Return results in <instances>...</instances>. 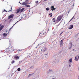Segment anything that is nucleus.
<instances>
[{
	"instance_id": "obj_37",
	"label": "nucleus",
	"mask_w": 79,
	"mask_h": 79,
	"mask_svg": "<svg viewBox=\"0 0 79 79\" xmlns=\"http://www.w3.org/2000/svg\"><path fill=\"white\" fill-rule=\"evenodd\" d=\"M76 59H77V56H76L75 57V60H76Z\"/></svg>"
},
{
	"instance_id": "obj_43",
	"label": "nucleus",
	"mask_w": 79,
	"mask_h": 79,
	"mask_svg": "<svg viewBox=\"0 0 79 79\" xmlns=\"http://www.w3.org/2000/svg\"><path fill=\"white\" fill-rule=\"evenodd\" d=\"M74 16H73V17L71 19H73L74 18Z\"/></svg>"
},
{
	"instance_id": "obj_50",
	"label": "nucleus",
	"mask_w": 79,
	"mask_h": 79,
	"mask_svg": "<svg viewBox=\"0 0 79 79\" xmlns=\"http://www.w3.org/2000/svg\"><path fill=\"white\" fill-rule=\"evenodd\" d=\"M78 69L79 70V67L78 68Z\"/></svg>"
},
{
	"instance_id": "obj_34",
	"label": "nucleus",
	"mask_w": 79,
	"mask_h": 79,
	"mask_svg": "<svg viewBox=\"0 0 79 79\" xmlns=\"http://www.w3.org/2000/svg\"><path fill=\"white\" fill-rule=\"evenodd\" d=\"M13 7V6H11V9L9 11H11V10H12V8Z\"/></svg>"
},
{
	"instance_id": "obj_18",
	"label": "nucleus",
	"mask_w": 79,
	"mask_h": 79,
	"mask_svg": "<svg viewBox=\"0 0 79 79\" xmlns=\"http://www.w3.org/2000/svg\"><path fill=\"white\" fill-rule=\"evenodd\" d=\"M3 35L4 36V37H6V36L7 35V34H6V33H4L3 34Z\"/></svg>"
},
{
	"instance_id": "obj_42",
	"label": "nucleus",
	"mask_w": 79,
	"mask_h": 79,
	"mask_svg": "<svg viewBox=\"0 0 79 79\" xmlns=\"http://www.w3.org/2000/svg\"><path fill=\"white\" fill-rule=\"evenodd\" d=\"M47 0H44V2H46V1H47Z\"/></svg>"
},
{
	"instance_id": "obj_38",
	"label": "nucleus",
	"mask_w": 79,
	"mask_h": 79,
	"mask_svg": "<svg viewBox=\"0 0 79 79\" xmlns=\"http://www.w3.org/2000/svg\"><path fill=\"white\" fill-rule=\"evenodd\" d=\"M35 3H37V4L38 3H39V1H35Z\"/></svg>"
},
{
	"instance_id": "obj_23",
	"label": "nucleus",
	"mask_w": 79,
	"mask_h": 79,
	"mask_svg": "<svg viewBox=\"0 0 79 79\" xmlns=\"http://www.w3.org/2000/svg\"><path fill=\"white\" fill-rule=\"evenodd\" d=\"M49 10H50V9H49V8H48V7L46 9V11H48Z\"/></svg>"
},
{
	"instance_id": "obj_13",
	"label": "nucleus",
	"mask_w": 79,
	"mask_h": 79,
	"mask_svg": "<svg viewBox=\"0 0 79 79\" xmlns=\"http://www.w3.org/2000/svg\"><path fill=\"white\" fill-rule=\"evenodd\" d=\"M4 27V26L3 25H2V26H1V27H0V31H2V29Z\"/></svg>"
},
{
	"instance_id": "obj_31",
	"label": "nucleus",
	"mask_w": 79,
	"mask_h": 79,
	"mask_svg": "<svg viewBox=\"0 0 79 79\" xmlns=\"http://www.w3.org/2000/svg\"><path fill=\"white\" fill-rule=\"evenodd\" d=\"M52 13H51V14H49V15H51L50 17H52Z\"/></svg>"
},
{
	"instance_id": "obj_26",
	"label": "nucleus",
	"mask_w": 79,
	"mask_h": 79,
	"mask_svg": "<svg viewBox=\"0 0 79 79\" xmlns=\"http://www.w3.org/2000/svg\"><path fill=\"white\" fill-rule=\"evenodd\" d=\"M20 70H21V69H20V68H19L17 69V70L18 71H20Z\"/></svg>"
},
{
	"instance_id": "obj_53",
	"label": "nucleus",
	"mask_w": 79,
	"mask_h": 79,
	"mask_svg": "<svg viewBox=\"0 0 79 79\" xmlns=\"http://www.w3.org/2000/svg\"><path fill=\"white\" fill-rule=\"evenodd\" d=\"M78 79H79V78H78Z\"/></svg>"
},
{
	"instance_id": "obj_32",
	"label": "nucleus",
	"mask_w": 79,
	"mask_h": 79,
	"mask_svg": "<svg viewBox=\"0 0 79 79\" xmlns=\"http://www.w3.org/2000/svg\"><path fill=\"white\" fill-rule=\"evenodd\" d=\"M34 68V66H32L30 67V69H33Z\"/></svg>"
},
{
	"instance_id": "obj_52",
	"label": "nucleus",
	"mask_w": 79,
	"mask_h": 79,
	"mask_svg": "<svg viewBox=\"0 0 79 79\" xmlns=\"http://www.w3.org/2000/svg\"><path fill=\"white\" fill-rule=\"evenodd\" d=\"M73 51H74V49H73Z\"/></svg>"
},
{
	"instance_id": "obj_1",
	"label": "nucleus",
	"mask_w": 79,
	"mask_h": 79,
	"mask_svg": "<svg viewBox=\"0 0 79 79\" xmlns=\"http://www.w3.org/2000/svg\"><path fill=\"white\" fill-rule=\"evenodd\" d=\"M63 17V14H62L60 15L57 18L56 22L57 23H58V22H60L61 20V19Z\"/></svg>"
},
{
	"instance_id": "obj_40",
	"label": "nucleus",
	"mask_w": 79,
	"mask_h": 79,
	"mask_svg": "<svg viewBox=\"0 0 79 79\" xmlns=\"http://www.w3.org/2000/svg\"><path fill=\"white\" fill-rule=\"evenodd\" d=\"M69 68H70V67H71V65L69 64Z\"/></svg>"
},
{
	"instance_id": "obj_25",
	"label": "nucleus",
	"mask_w": 79,
	"mask_h": 79,
	"mask_svg": "<svg viewBox=\"0 0 79 79\" xmlns=\"http://www.w3.org/2000/svg\"><path fill=\"white\" fill-rule=\"evenodd\" d=\"M25 6L27 7H30V6L29 5H25Z\"/></svg>"
},
{
	"instance_id": "obj_7",
	"label": "nucleus",
	"mask_w": 79,
	"mask_h": 79,
	"mask_svg": "<svg viewBox=\"0 0 79 79\" xmlns=\"http://www.w3.org/2000/svg\"><path fill=\"white\" fill-rule=\"evenodd\" d=\"M16 11H17V12H15L16 14H18L19 13V12L21 11V8H19V9H17L16 10Z\"/></svg>"
},
{
	"instance_id": "obj_21",
	"label": "nucleus",
	"mask_w": 79,
	"mask_h": 79,
	"mask_svg": "<svg viewBox=\"0 0 79 79\" xmlns=\"http://www.w3.org/2000/svg\"><path fill=\"white\" fill-rule=\"evenodd\" d=\"M24 8H23L21 10V9H20V11H21V12H22L23 11H24Z\"/></svg>"
},
{
	"instance_id": "obj_11",
	"label": "nucleus",
	"mask_w": 79,
	"mask_h": 79,
	"mask_svg": "<svg viewBox=\"0 0 79 79\" xmlns=\"http://www.w3.org/2000/svg\"><path fill=\"white\" fill-rule=\"evenodd\" d=\"M44 55L45 56V58H47V57H48V53L44 54Z\"/></svg>"
},
{
	"instance_id": "obj_20",
	"label": "nucleus",
	"mask_w": 79,
	"mask_h": 79,
	"mask_svg": "<svg viewBox=\"0 0 79 79\" xmlns=\"http://www.w3.org/2000/svg\"><path fill=\"white\" fill-rule=\"evenodd\" d=\"M77 56H78V58H77V59H75V61H78V60H79V56L78 55Z\"/></svg>"
},
{
	"instance_id": "obj_44",
	"label": "nucleus",
	"mask_w": 79,
	"mask_h": 79,
	"mask_svg": "<svg viewBox=\"0 0 79 79\" xmlns=\"http://www.w3.org/2000/svg\"><path fill=\"white\" fill-rule=\"evenodd\" d=\"M63 32H64L62 31V32L61 33V34H63Z\"/></svg>"
},
{
	"instance_id": "obj_35",
	"label": "nucleus",
	"mask_w": 79,
	"mask_h": 79,
	"mask_svg": "<svg viewBox=\"0 0 79 79\" xmlns=\"http://www.w3.org/2000/svg\"><path fill=\"white\" fill-rule=\"evenodd\" d=\"M6 31V33H7V34H8V33H7V32H8V33H9V31Z\"/></svg>"
},
{
	"instance_id": "obj_6",
	"label": "nucleus",
	"mask_w": 79,
	"mask_h": 79,
	"mask_svg": "<svg viewBox=\"0 0 79 79\" xmlns=\"http://www.w3.org/2000/svg\"><path fill=\"white\" fill-rule=\"evenodd\" d=\"M45 33H46V31H45V32H44V33H42V32H41L40 34V35H39V36H40V37H42V35H44V34H45Z\"/></svg>"
},
{
	"instance_id": "obj_28",
	"label": "nucleus",
	"mask_w": 79,
	"mask_h": 79,
	"mask_svg": "<svg viewBox=\"0 0 79 79\" xmlns=\"http://www.w3.org/2000/svg\"><path fill=\"white\" fill-rule=\"evenodd\" d=\"M19 21H17L16 23H15L13 25V26H14L15 25V24H16V23H17L18 22H19Z\"/></svg>"
},
{
	"instance_id": "obj_39",
	"label": "nucleus",
	"mask_w": 79,
	"mask_h": 79,
	"mask_svg": "<svg viewBox=\"0 0 79 79\" xmlns=\"http://www.w3.org/2000/svg\"><path fill=\"white\" fill-rule=\"evenodd\" d=\"M23 62V60H21V61H20L19 62V63H22Z\"/></svg>"
},
{
	"instance_id": "obj_17",
	"label": "nucleus",
	"mask_w": 79,
	"mask_h": 79,
	"mask_svg": "<svg viewBox=\"0 0 79 79\" xmlns=\"http://www.w3.org/2000/svg\"><path fill=\"white\" fill-rule=\"evenodd\" d=\"M69 63H72V58H71L70 59H69Z\"/></svg>"
},
{
	"instance_id": "obj_41",
	"label": "nucleus",
	"mask_w": 79,
	"mask_h": 79,
	"mask_svg": "<svg viewBox=\"0 0 79 79\" xmlns=\"http://www.w3.org/2000/svg\"><path fill=\"white\" fill-rule=\"evenodd\" d=\"M4 11H6V12H7V11L5 10V9L3 11V12Z\"/></svg>"
},
{
	"instance_id": "obj_8",
	"label": "nucleus",
	"mask_w": 79,
	"mask_h": 79,
	"mask_svg": "<svg viewBox=\"0 0 79 79\" xmlns=\"http://www.w3.org/2000/svg\"><path fill=\"white\" fill-rule=\"evenodd\" d=\"M51 73H53V71L52 70V69H50L49 70V71H48V74H51Z\"/></svg>"
},
{
	"instance_id": "obj_9",
	"label": "nucleus",
	"mask_w": 79,
	"mask_h": 79,
	"mask_svg": "<svg viewBox=\"0 0 79 79\" xmlns=\"http://www.w3.org/2000/svg\"><path fill=\"white\" fill-rule=\"evenodd\" d=\"M69 47H69V49H71V47H72L73 46V44H72V43H69Z\"/></svg>"
},
{
	"instance_id": "obj_4",
	"label": "nucleus",
	"mask_w": 79,
	"mask_h": 79,
	"mask_svg": "<svg viewBox=\"0 0 79 79\" xmlns=\"http://www.w3.org/2000/svg\"><path fill=\"white\" fill-rule=\"evenodd\" d=\"M47 47H45L44 48H43L42 49H41V51H43L44 52H45L46 50H47Z\"/></svg>"
},
{
	"instance_id": "obj_12",
	"label": "nucleus",
	"mask_w": 79,
	"mask_h": 79,
	"mask_svg": "<svg viewBox=\"0 0 79 79\" xmlns=\"http://www.w3.org/2000/svg\"><path fill=\"white\" fill-rule=\"evenodd\" d=\"M15 59H16V60H18V59H19V57L18 56H15Z\"/></svg>"
},
{
	"instance_id": "obj_24",
	"label": "nucleus",
	"mask_w": 79,
	"mask_h": 79,
	"mask_svg": "<svg viewBox=\"0 0 79 79\" xmlns=\"http://www.w3.org/2000/svg\"><path fill=\"white\" fill-rule=\"evenodd\" d=\"M15 60H13L12 61L11 63L12 64H13L14 63H15Z\"/></svg>"
},
{
	"instance_id": "obj_2",
	"label": "nucleus",
	"mask_w": 79,
	"mask_h": 79,
	"mask_svg": "<svg viewBox=\"0 0 79 79\" xmlns=\"http://www.w3.org/2000/svg\"><path fill=\"white\" fill-rule=\"evenodd\" d=\"M58 63V60L55 59L52 63V65H55V64H56Z\"/></svg>"
},
{
	"instance_id": "obj_19",
	"label": "nucleus",
	"mask_w": 79,
	"mask_h": 79,
	"mask_svg": "<svg viewBox=\"0 0 79 79\" xmlns=\"http://www.w3.org/2000/svg\"><path fill=\"white\" fill-rule=\"evenodd\" d=\"M52 21H53V22L54 23H55V21H56V20H55V18H53L52 19Z\"/></svg>"
},
{
	"instance_id": "obj_10",
	"label": "nucleus",
	"mask_w": 79,
	"mask_h": 79,
	"mask_svg": "<svg viewBox=\"0 0 79 79\" xmlns=\"http://www.w3.org/2000/svg\"><path fill=\"white\" fill-rule=\"evenodd\" d=\"M73 27H74V26H73V25H70L69 27V29H73Z\"/></svg>"
},
{
	"instance_id": "obj_49",
	"label": "nucleus",
	"mask_w": 79,
	"mask_h": 79,
	"mask_svg": "<svg viewBox=\"0 0 79 79\" xmlns=\"http://www.w3.org/2000/svg\"><path fill=\"white\" fill-rule=\"evenodd\" d=\"M19 3L20 4H21V3L20 2H19Z\"/></svg>"
},
{
	"instance_id": "obj_16",
	"label": "nucleus",
	"mask_w": 79,
	"mask_h": 79,
	"mask_svg": "<svg viewBox=\"0 0 79 79\" xmlns=\"http://www.w3.org/2000/svg\"><path fill=\"white\" fill-rule=\"evenodd\" d=\"M29 2V0H26L25 1V3H26V5H27L28 4V2Z\"/></svg>"
},
{
	"instance_id": "obj_36",
	"label": "nucleus",
	"mask_w": 79,
	"mask_h": 79,
	"mask_svg": "<svg viewBox=\"0 0 79 79\" xmlns=\"http://www.w3.org/2000/svg\"><path fill=\"white\" fill-rule=\"evenodd\" d=\"M41 44H39L37 46V47H39V45H41Z\"/></svg>"
},
{
	"instance_id": "obj_30",
	"label": "nucleus",
	"mask_w": 79,
	"mask_h": 79,
	"mask_svg": "<svg viewBox=\"0 0 79 79\" xmlns=\"http://www.w3.org/2000/svg\"><path fill=\"white\" fill-rule=\"evenodd\" d=\"M51 8H52V9H53V8H54V6H52Z\"/></svg>"
},
{
	"instance_id": "obj_3",
	"label": "nucleus",
	"mask_w": 79,
	"mask_h": 79,
	"mask_svg": "<svg viewBox=\"0 0 79 79\" xmlns=\"http://www.w3.org/2000/svg\"><path fill=\"white\" fill-rule=\"evenodd\" d=\"M63 40H64V39L61 40L60 41V47H63Z\"/></svg>"
},
{
	"instance_id": "obj_48",
	"label": "nucleus",
	"mask_w": 79,
	"mask_h": 79,
	"mask_svg": "<svg viewBox=\"0 0 79 79\" xmlns=\"http://www.w3.org/2000/svg\"><path fill=\"white\" fill-rule=\"evenodd\" d=\"M50 31V29H48V31Z\"/></svg>"
},
{
	"instance_id": "obj_29",
	"label": "nucleus",
	"mask_w": 79,
	"mask_h": 79,
	"mask_svg": "<svg viewBox=\"0 0 79 79\" xmlns=\"http://www.w3.org/2000/svg\"><path fill=\"white\" fill-rule=\"evenodd\" d=\"M13 26H12L11 28H10V29H9V31H10L11 30V29L13 28Z\"/></svg>"
},
{
	"instance_id": "obj_14",
	"label": "nucleus",
	"mask_w": 79,
	"mask_h": 79,
	"mask_svg": "<svg viewBox=\"0 0 79 79\" xmlns=\"http://www.w3.org/2000/svg\"><path fill=\"white\" fill-rule=\"evenodd\" d=\"M11 52H13V51H14L15 50V49H14V48L13 47H11Z\"/></svg>"
},
{
	"instance_id": "obj_22",
	"label": "nucleus",
	"mask_w": 79,
	"mask_h": 79,
	"mask_svg": "<svg viewBox=\"0 0 79 79\" xmlns=\"http://www.w3.org/2000/svg\"><path fill=\"white\" fill-rule=\"evenodd\" d=\"M6 50H8V51H7V52H8V51H10V50H10V47H8V48H6Z\"/></svg>"
},
{
	"instance_id": "obj_51",
	"label": "nucleus",
	"mask_w": 79,
	"mask_h": 79,
	"mask_svg": "<svg viewBox=\"0 0 79 79\" xmlns=\"http://www.w3.org/2000/svg\"><path fill=\"white\" fill-rule=\"evenodd\" d=\"M73 5H74V4H73Z\"/></svg>"
},
{
	"instance_id": "obj_46",
	"label": "nucleus",
	"mask_w": 79,
	"mask_h": 79,
	"mask_svg": "<svg viewBox=\"0 0 79 79\" xmlns=\"http://www.w3.org/2000/svg\"><path fill=\"white\" fill-rule=\"evenodd\" d=\"M72 20V19H71V20H70L69 22H70V21H71Z\"/></svg>"
},
{
	"instance_id": "obj_45",
	"label": "nucleus",
	"mask_w": 79,
	"mask_h": 79,
	"mask_svg": "<svg viewBox=\"0 0 79 79\" xmlns=\"http://www.w3.org/2000/svg\"><path fill=\"white\" fill-rule=\"evenodd\" d=\"M52 79H55V78H52Z\"/></svg>"
},
{
	"instance_id": "obj_5",
	"label": "nucleus",
	"mask_w": 79,
	"mask_h": 79,
	"mask_svg": "<svg viewBox=\"0 0 79 79\" xmlns=\"http://www.w3.org/2000/svg\"><path fill=\"white\" fill-rule=\"evenodd\" d=\"M14 16V15L13 14H12L11 15H10L9 17H8V19H10V18H13V17Z\"/></svg>"
},
{
	"instance_id": "obj_33",
	"label": "nucleus",
	"mask_w": 79,
	"mask_h": 79,
	"mask_svg": "<svg viewBox=\"0 0 79 79\" xmlns=\"http://www.w3.org/2000/svg\"><path fill=\"white\" fill-rule=\"evenodd\" d=\"M32 74H29V76H28V77H29L30 76H32Z\"/></svg>"
},
{
	"instance_id": "obj_15",
	"label": "nucleus",
	"mask_w": 79,
	"mask_h": 79,
	"mask_svg": "<svg viewBox=\"0 0 79 79\" xmlns=\"http://www.w3.org/2000/svg\"><path fill=\"white\" fill-rule=\"evenodd\" d=\"M22 5L24 6V5H26L27 4H26V2H23L22 3Z\"/></svg>"
},
{
	"instance_id": "obj_47",
	"label": "nucleus",
	"mask_w": 79,
	"mask_h": 79,
	"mask_svg": "<svg viewBox=\"0 0 79 79\" xmlns=\"http://www.w3.org/2000/svg\"><path fill=\"white\" fill-rule=\"evenodd\" d=\"M61 34H62L61 33H60V35H61Z\"/></svg>"
},
{
	"instance_id": "obj_27",
	"label": "nucleus",
	"mask_w": 79,
	"mask_h": 79,
	"mask_svg": "<svg viewBox=\"0 0 79 79\" xmlns=\"http://www.w3.org/2000/svg\"><path fill=\"white\" fill-rule=\"evenodd\" d=\"M56 9V8H53V9H51V10H52V11H53V10H55Z\"/></svg>"
}]
</instances>
